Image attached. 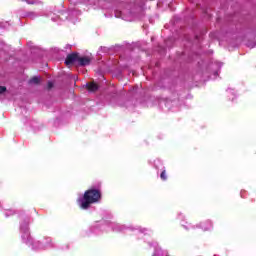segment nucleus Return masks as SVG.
I'll return each instance as SVG.
<instances>
[{
  "label": "nucleus",
  "mask_w": 256,
  "mask_h": 256,
  "mask_svg": "<svg viewBox=\"0 0 256 256\" xmlns=\"http://www.w3.org/2000/svg\"><path fill=\"white\" fill-rule=\"evenodd\" d=\"M86 87H87V89H88V91H97V89H99V86H97V84H95V83H88L87 85H86Z\"/></svg>",
  "instance_id": "6e6552de"
},
{
  "label": "nucleus",
  "mask_w": 256,
  "mask_h": 256,
  "mask_svg": "<svg viewBox=\"0 0 256 256\" xmlns=\"http://www.w3.org/2000/svg\"><path fill=\"white\" fill-rule=\"evenodd\" d=\"M5 93H7V87L0 86V95H5Z\"/></svg>",
  "instance_id": "9d476101"
},
{
  "label": "nucleus",
  "mask_w": 256,
  "mask_h": 256,
  "mask_svg": "<svg viewBox=\"0 0 256 256\" xmlns=\"http://www.w3.org/2000/svg\"><path fill=\"white\" fill-rule=\"evenodd\" d=\"M29 83L31 85H39V83H41V77L35 76L32 79H30Z\"/></svg>",
  "instance_id": "0eeeda50"
},
{
  "label": "nucleus",
  "mask_w": 256,
  "mask_h": 256,
  "mask_svg": "<svg viewBox=\"0 0 256 256\" xmlns=\"http://www.w3.org/2000/svg\"><path fill=\"white\" fill-rule=\"evenodd\" d=\"M78 63L82 67H85V65H89L91 63V57H89V56H83V57L78 56Z\"/></svg>",
  "instance_id": "423d86ee"
},
{
  "label": "nucleus",
  "mask_w": 256,
  "mask_h": 256,
  "mask_svg": "<svg viewBox=\"0 0 256 256\" xmlns=\"http://www.w3.org/2000/svg\"><path fill=\"white\" fill-rule=\"evenodd\" d=\"M166 256H169V255H166Z\"/></svg>",
  "instance_id": "2eb2a0df"
},
{
  "label": "nucleus",
  "mask_w": 256,
  "mask_h": 256,
  "mask_svg": "<svg viewBox=\"0 0 256 256\" xmlns=\"http://www.w3.org/2000/svg\"><path fill=\"white\" fill-rule=\"evenodd\" d=\"M160 178L162 181H167V171L163 170L160 174Z\"/></svg>",
  "instance_id": "1a4fd4ad"
},
{
  "label": "nucleus",
  "mask_w": 256,
  "mask_h": 256,
  "mask_svg": "<svg viewBox=\"0 0 256 256\" xmlns=\"http://www.w3.org/2000/svg\"><path fill=\"white\" fill-rule=\"evenodd\" d=\"M77 61L79 62V54L72 53L67 56L65 63L67 66H69V65H73V63H75Z\"/></svg>",
  "instance_id": "20e7f679"
},
{
  "label": "nucleus",
  "mask_w": 256,
  "mask_h": 256,
  "mask_svg": "<svg viewBox=\"0 0 256 256\" xmlns=\"http://www.w3.org/2000/svg\"><path fill=\"white\" fill-rule=\"evenodd\" d=\"M57 19H59V17H52V21H57Z\"/></svg>",
  "instance_id": "f8f14e48"
},
{
  "label": "nucleus",
  "mask_w": 256,
  "mask_h": 256,
  "mask_svg": "<svg viewBox=\"0 0 256 256\" xmlns=\"http://www.w3.org/2000/svg\"><path fill=\"white\" fill-rule=\"evenodd\" d=\"M115 17L117 19H123V21H127L129 19V10L120 6L117 10H115Z\"/></svg>",
  "instance_id": "7ed1b4c3"
},
{
  "label": "nucleus",
  "mask_w": 256,
  "mask_h": 256,
  "mask_svg": "<svg viewBox=\"0 0 256 256\" xmlns=\"http://www.w3.org/2000/svg\"><path fill=\"white\" fill-rule=\"evenodd\" d=\"M198 227L202 229V231H211L213 229V223L209 220L205 222H201Z\"/></svg>",
  "instance_id": "39448f33"
},
{
  "label": "nucleus",
  "mask_w": 256,
  "mask_h": 256,
  "mask_svg": "<svg viewBox=\"0 0 256 256\" xmlns=\"http://www.w3.org/2000/svg\"><path fill=\"white\" fill-rule=\"evenodd\" d=\"M93 227L95 228V227H97V226L93 225Z\"/></svg>",
  "instance_id": "4468645a"
},
{
  "label": "nucleus",
  "mask_w": 256,
  "mask_h": 256,
  "mask_svg": "<svg viewBox=\"0 0 256 256\" xmlns=\"http://www.w3.org/2000/svg\"><path fill=\"white\" fill-rule=\"evenodd\" d=\"M48 85H49V88L51 89V87H53V84L50 82V83H48Z\"/></svg>",
  "instance_id": "ddd939ff"
},
{
  "label": "nucleus",
  "mask_w": 256,
  "mask_h": 256,
  "mask_svg": "<svg viewBox=\"0 0 256 256\" xmlns=\"http://www.w3.org/2000/svg\"><path fill=\"white\" fill-rule=\"evenodd\" d=\"M26 2H27L29 5H33V3H35V1H33V0H26Z\"/></svg>",
  "instance_id": "9b49d317"
},
{
  "label": "nucleus",
  "mask_w": 256,
  "mask_h": 256,
  "mask_svg": "<svg viewBox=\"0 0 256 256\" xmlns=\"http://www.w3.org/2000/svg\"><path fill=\"white\" fill-rule=\"evenodd\" d=\"M20 231L22 233V241L29 247H32V249L39 251L41 249H49L53 247V240L51 238H48L45 240V242L41 243L40 241H33V238H31V235L29 234V224L24 223L20 226Z\"/></svg>",
  "instance_id": "f257e3e1"
},
{
  "label": "nucleus",
  "mask_w": 256,
  "mask_h": 256,
  "mask_svg": "<svg viewBox=\"0 0 256 256\" xmlns=\"http://www.w3.org/2000/svg\"><path fill=\"white\" fill-rule=\"evenodd\" d=\"M99 201H101V190L95 188L88 189L77 199L78 206L84 210L89 209L91 205L99 203Z\"/></svg>",
  "instance_id": "f03ea898"
}]
</instances>
